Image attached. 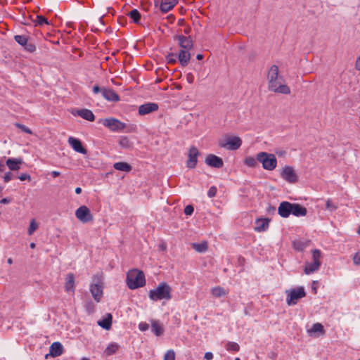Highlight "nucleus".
<instances>
[{
	"mask_svg": "<svg viewBox=\"0 0 360 360\" xmlns=\"http://www.w3.org/2000/svg\"><path fill=\"white\" fill-rule=\"evenodd\" d=\"M158 110V105L155 103H146L139 108V114L146 115Z\"/></svg>",
	"mask_w": 360,
	"mask_h": 360,
	"instance_id": "12",
	"label": "nucleus"
},
{
	"mask_svg": "<svg viewBox=\"0 0 360 360\" xmlns=\"http://www.w3.org/2000/svg\"><path fill=\"white\" fill-rule=\"evenodd\" d=\"M190 50L181 49L179 54L177 55V58L181 66H186L191 59V53L189 52Z\"/></svg>",
	"mask_w": 360,
	"mask_h": 360,
	"instance_id": "21",
	"label": "nucleus"
},
{
	"mask_svg": "<svg viewBox=\"0 0 360 360\" xmlns=\"http://www.w3.org/2000/svg\"><path fill=\"white\" fill-rule=\"evenodd\" d=\"M287 295L286 302L288 306L295 305L297 300L306 295L304 288L302 286L285 290Z\"/></svg>",
	"mask_w": 360,
	"mask_h": 360,
	"instance_id": "5",
	"label": "nucleus"
},
{
	"mask_svg": "<svg viewBox=\"0 0 360 360\" xmlns=\"http://www.w3.org/2000/svg\"><path fill=\"white\" fill-rule=\"evenodd\" d=\"M292 203L288 201L281 202L278 208V214L283 218L288 217L292 212Z\"/></svg>",
	"mask_w": 360,
	"mask_h": 360,
	"instance_id": "13",
	"label": "nucleus"
},
{
	"mask_svg": "<svg viewBox=\"0 0 360 360\" xmlns=\"http://www.w3.org/2000/svg\"><path fill=\"white\" fill-rule=\"evenodd\" d=\"M281 176L289 183H295L298 179L294 169L290 166H285L283 169Z\"/></svg>",
	"mask_w": 360,
	"mask_h": 360,
	"instance_id": "10",
	"label": "nucleus"
},
{
	"mask_svg": "<svg viewBox=\"0 0 360 360\" xmlns=\"http://www.w3.org/2000/svg\"><path fill=\"white\" fill-rule=\"evenodd\" d=\"M269 221L270 219L268 218L264 219H257L255 221V226L254 228V230L256 232H263L268 229L269 226Z\"/></svg>",
	"mask_w": 360,
	"mask_h": 360,
	"instance_id": "18",
	"label": "nucleus"
},
{
	"mask_svg": "<svg viewBox=\"0 0 360 360\" xmlns=\"http://www.w3.org/2000/svg\"><path fill=\"white\" fill-rule=\"evenodd\" d=\"M75 288V276L73 274L70 273L67 275L65 278V289L68 292L73 291Z\"/></svg>",
	"mask_w": 360,
	"mask_h": 360,
	"instance_id": "25",
	"label": "nucleus"
},
{
	"mask_svg": "<svg viewBox=\"0 0 360 360\" xmlns=\"http://www.w3.org/2000/svg\"><path fill=\"white\" fill-rule=\"evenodd\" d=\"M118 349L119 345L117 343H111L106 347L105 353L107 356H111L116 353Z\"/></svg>",
	"mask_w": 360,
	"mask_h": 360,
	"instance_id": "30",
	"label": "nucleus"
},
{
	"mask_svg": "<svg viewBox=\"0 0 360 360\" xmlns=\"http://www.w3.org/2000/svg\"><path fill=\"white\" fill-rule=\"evenodd\" d=\"M326 208L328 210L333 212L338 208V206L335 204H334L330 200H328L326 203Z\"/></svg>",
	"mask_w": 360,
	"mask_h": 360,
	"instance_id": "42",
	"label": "nucleus"
},
{
	"mask_svg": "<svg viewBox=\"0 0 360 360\" xmlns=\"http://www.w3.org/2000/svg\"><path fill=\"white\" fill-rule=\"evenodd\" d=\"M30 248H35V244H34V243H32L30 244Z\"/></svg>",
	"mask_w": 360,
	"mask_h": 360,
	"instance_id": "63",
	"label": "nucleus"
},
{
	"mask_svg": "<svg viewBox=\"0 0 360 360\" xmlns=\"http://www.w3.org/2000/svg\"><path fill=\"white\" fill-rule=\"evenodd\" d=\"M119 143L123 148H129L131 147V143L127 136H122L120 139Z\"/></svg>",
	"mask_w": 360,
	"mask_h": 360,
	"instance_id": "37",
	"label": "nucleus"
},
{
	"mask_svg": "<svg viewBox=\"0 0 360 360\" xmlns=\"http://www.w3.org/2000/svg\"><path fill=\"white\" fill-rule=\"evenodd\" d=\"M38 228L37 224L35 222L34 219H32L30 221V226L28 228V234L32 235Z\"/></svg>",
	"mask_w": 360,
	"mask_h": 360,
	"instance_id": "41",
	"label": "nucleus"
},
{
	"mask_svg": "<svg viewBox=\"0 0 360 360\" xmlns=\"http://www.w3.org/2000/svg\"><path fill=\"white\" fill-rule=\"evenodd\" d=\"M101 123L112 131H121L126 127V124L112 117L102 120Z\"/></svg>",
	"mask_w": 360,
	"mask_h": 360,
	"instance_id": "7",
	"label": "nucleus"
},
{
	"mask_svg": "<svg viewBox=\"0 0 360 360\" xmlns=\"http://www.w3.org/2000/svg\"><path fill=\"white\" fill-rule=\"evenodd\" d=\"M177 55L174 53H169L166 56V60L168 63L174 64L176 62Z\"/></svg>",
	"mask_w": 360,
	"mask_h": 360,
	"instance_id": "40",
	"label": "nucleus"
},
{
	"mask_svg": "<svg viewBox=\"0 0 360 360\" xmlns=\"http://www.w3.org/2000/svg\"><path fill=\"white\" fill-rule=\"evenodd\" d=\"M63 353V347L59 342L52 343L49 347V354L53 357L60 356Z\"/></svg>",
	"mask_w": 360,
	"mask_h": 360,
	"instance_id": "19",
	"label": "nucleus"
},
{
	"mask_svg": "<svg viewBox=\"0 0 360 360\" xmlns=\"http://www.w3.org/2000/svg\"><path fill=\"white\" fill-rule=\"evenodd\" d=\"M321 251L319 250H314L312 251V262H307L304 269V272L306 274H310L316 271L321 266Z\"/></svg>",
	"mask_w": 360,
	"mask_h": 360,
	"instance_id": "6",
	"label": "nucleus"
},
{
	"mask_svg": "<svg viewBox=\"0 0 360 360\" xmlns=\"http://www.w3.org/2000/svg\"><path fill=\"white\" fill-rule=\"evenodd\" d=\"M217 188L215 186H211L209 190H208V192H207V195L209 198H213L217 194Z\"/></svg>",
	"mask_w": 360,
	"mask_h": 360,
	"instance_id": "46",
	"label": "nucleus"
},
{
	"mask_svg": "<svg viewBox=\"0 0 360 360\" xmlns=\"http://www.w3.org/2000/svg\"><path fill=\"white\" fill-rule=\"evenodd\" d=\"M18 179L20 181H25L27 179L30 180V176L29 174H27V173H22L18 176Z\"/></svg>",
	"mask_w": 360,
	"mask_h": 360,
	"instance_id": "51",
	"label": "nucleus"
},
{
	"mask_svg": "<svg viewBox=\"0 0 360 360\" xmlns=\"http://www.w3.org/2000/svg\"><path fill=\"white\" fill-rule=\"evenodd\" d=\"M75 193L77 194H80L82 193V188L80 187H77L75 188Z\"/></svg>",
	"mask_w": 360,
	"mask_h": 360,
	"instance_id": "60",
	"label": "nucleus"
},
{
	"mask_svg": "<svg viewBox=\"0 0 360 360\" xmlns=\"http://www.w3.org/2000/svg\"><path fill=\"white\" fill-rule=\"evenodd\" d=\"M68 143L76 152L84 155L87 153V150L82 146V142L79 139L74 137H69Z\"/></svg>",
	"mask_w": 360,
	"mask_h": 360,
	"instance_id": "17",
	"label": "nucleus"
},
{
	"mask_svg": "<svg viewBox=\"0 0 360 360\" xmlns=\"http://www.w3.org/2000/svg\"><path fill=\"white\" fill-rule=\"evenodd\" d=\"M112 319L111 314H107L105 318L98 321V325L105 330H109L112 325Z\"/></svg>",
	"mask_w": 360,
	"mask_h": 360,
	"instance_id": "26",
	"label": "nucleus"
},
{
	"mask_svg": "<svg viewBox=\"0 0 360 360\" xmlns=\"http://www.w3.org/2000/svg\"><path fill=\"white\" fill-rule=\"evenodd\" d=\"M139 328L141 331H146L149 328V325L146 322H141L139 324Z\"/></svg>",
	"mask_w": 360,
	"mask_h": 360,
	"instance_id": "48",
	"label": "nucleus"
},
{
	"mask_svg": "<svg viewBox=\"0 0 360 360\" xmlns=\"http://www.w3.org/2000/svg\"><path fill=\"white\" fill-rule=\"evenodd\" d=\"M89 290L94 300L97 302H100L103 294V286L99 283L91 284Z\"/></svg>",
	"mask_w": 360,
	"mask_h": 360,
	"instance_id": "16",
	"label": "nucleus"
},
{
	"mask_svg": "<svg viewBox=\"0 0 360 360\" xmlns=\"http://www.w3.org/2000/svg\"><path fill=\"white\" fill-rule=\"evenodd\" d=\"M268 88L270 91L281 93L283 94H289L290 93V88L285 84H281L283 80L281 77H278V67L276 65L271 66L268 75Z\"/></svg>",
	"mask_w": 360,
	"mask_h": 360,
	"instance_id": "1",
	"label": "nucleus"
},
{
	"mask_svg": "<svg viewBox=\"0 0 360 360\" xmlns=\"http://www.w3.org/2000/svg\"><path fill=\"white\" fill-rule=\"evenodd\" d=\"M23 46L25 49L30 53H33L36 51V46L32 43L27 42L26 44H25Z\"/></svg>",
	"mask_w": 360,
	"mask_h": 360,
	"instance_id": "45",
	"label": "nucleus"
},
{
	"mask_svg": "<svg viewBox=\"0 0 360 360\" xmlns=\"http://www.w3.org/2000/svg\"><path fill=\"white\" fill-rule=\"evenodd\" d=\"M7 262L9 264H13V259L11 258H8V260H7Z\"/></svg>",
	"mask_w": 360,
	"mask_h": 360,
	"instance_id": "62",
	"label": "nucleus"
},
{
	"mask_svg": "<svg viewBox=\"0 0 360 360\" xmlns=\"http://www.w3.org/2000/svg\"><path fill=\"white\" fill-rule=\"evenodd\" d=\"M226 349L229 352H238L240 349V346L235 342H228L226 345Z\"/></svg>",
	"mask_w": 360,
	"mask_h": 360,
	"instance_id": "36",
	"label": "nucleus"
},
{
	"mask_svg": "<svg viewBox=\"0 0 360 360\" xmlns=\"http://www.w3.org/2000/svg\"><path fill=\"white\" fill-rule=\"evenodd\" d=\"M242 144L241 139L238 136H229L225 140L219 142V146L229 150L238 149Z\"/></svg>",
	"mask_w": 360,
	"mask_h": 360,
	"instance_id": "8",
	"label": "nucleus"
},
{
	"mask_svg": "<svg viewBox=\"0 0 360 360\" xmlns=\"http://www.w3.org/2000/svg\"><path fill=\"white\" fill-rule=\"evenodd\" d=\"M202 58H203V56L202 54H198L196 56V58L198 60H201V59H202Z\"/></svg>",
	"mask_w": 360,
	"mask_h": 360,
	"instance_id": "61",
	"label": "nucleus"
},
{
	"mask_svg": "<svg viewBox=\"0 0 360 360\" xmlns=\"http://www.w3.org/2000/svg\"><path fill=\"white\" fill-rule=\"evenodd\" d=\"M175 5L172 4L171 3L166 2L162 1L160 8L162 13H165L172 9L174 7Z\"/></svg>",
	"mask_w": 360,
	"mask_h": 360,
	"instance_id": "35",
	"label": "nucleus"
},
{
	"mask_svg": "<svg viewBox=\"0 0 360 360\" xmlns=\"http://www.w3.org/2000/svg\"><path fill=\"white\" fill-rule=\"evenodd\" d=\"M5 169V165L3 162V161L0 160V172H3Z\"/></svg>",
	"mask_w": 360,
	"mask_h": 360,
	"instance_id": "59",
	"label": "nucleus"
},
{
	"mask_svg": "<svg viewBox=\"0 0 360 360\" xmlns=\"http://www.w3.org/2000/svg\"><path fill=\"white\" fill-rule=\"evenodd\" d=\"M127 285L131 290L143 287L146 284L145 276L143 271L132 269L127 274Z\"/></svg>",
	"mask_w": 360,
	"mask_h": 360,
	"instance_id": "2",
	"label": "nucleus"
},
{
	"mask_svg": "<svg viewBox=\"0 0 360 360\" xmlns=\"http://www.w3.org/2000/svg\"><path fill=\"white\" fill-rule=\"evenodd\" d=\"M15 126L18 129H21L23 132H25L26 134H32V131H31V129H29L27 127H26L24 124H21L20 123H15Z\"/></svg>",
	"mask_w": 360,
	"mask_h": 360,
	"instance_id": "44",
	"label": "nucleus"
},
{
	"mask_svg": "<svg viewBox=\"0 0 360 360\" xmlns=\"http://www.w3.org/2000/svg\"><path fill=\"white\" fill-rule=\"evenodd\" d=\"M266 211L268 212H274L276 211V208L274 207H273V206L269 205L267 207Z\"/></svg>",
	"mask_w": 360,
	"mask_h": 360,
	"instance_id": "56",
	"label": "nucleus"
},
{
	"mask_svg": "<svg viewBox=\"0 0 360 360\" xmlns=\"http://www.w3.org/2000/svg\"><path fill=\"white\" fill-rule=\"evenodd\" d=\"M102 96L108 101L116 102L120 101L119 95L110 89L103 87Z\"/></svg>",
	"mask_w": 360,
	"mask_h": 360,
	"instance_id": "20",
	"label": "nucleus"
},
{
	"mask_svg": "<svg viewBox=\"0 0 360 360\" xmlns=\"http://www.w3.org/2000/svg\"><path fill=\"white\" fill-rule=\"evenodd\" d=\"M12 177H13V175L11 174V172H7L4 176V180L5 182H8L10 180L12 179Z\"/></svg>",
	"mask_w": 360,
	"mask_h": 360,
	"instance_id": "52",
	"label": "nucleus"
},
{
	"mask_svg": "<svg viewBox=\"0 0 360 360\" xmlns=\"http://www.w3.org/2000/svg\"><path fill=\"white\" fill-rule=\"evenodd\" d=\"M33 22L35 24V25H39L42 26L44 24L49 25V22L45 17L42 15H36V18L34 20H32Z\"/></svg>",
	"mask_w": 360,
	"mask_h": 360,
	"instance_id": "34",
	"label": "nucleus"
},
{
	"mask_svg": "<svg viewBox=\"0 0 360 360\" xmlns=\"http://www.w3.org/2000/svg\"><path fill=\"white\" fill-rule=\"evenodd\" d=\"M308 333L310 335L312 333H324L323 326L320 323H314V324H313L312 327L309 330H308Z\"/></svg>",
	"mask_w": 360,
	"mask_h": 360,
	"instance_id": "31",
	"label": "nucleus"
},
{
	"mask_svg": "<svg viewBox=\"0 0 360 360\" xmlns=\"http://www.w3.org/2000/svg\"><path fill=\"white\" fill-rule=\"evenodd\" d=\"M186 80L189 84H192L194 81V77L191 73H188L186 75Z\"/></svg>",
	"mask_w": 360,
	"mask_h": 360,
	"instance_id": "53",
	"label": "nucleus"
},
{
	"mask_svg": "<svg viewBox=\"0 0 360 360\" xmlns=\"http://www.w3.org/2000/svg\"><path fill=\"white\" fill-rule=\"evenodd\" d=\"M73 115H78L83 119L90 122H93L95 120V116L93 112L86 108L77 110L75 113H73Z\"/></svg>",
	"mask_w": 360,
	"mask_h": 360,
	"instance_id": "22",
	"label": "nucleus"
},
{
	"mask_svg": "<svg viewBox=\"0 0 360 360\" xmlns=\"http://www.w3.org/2000/svg\"><path fill=\"white\" fill-rule=\"evenodd\" d=\"M103 87L101 88L98 85H95L92 88V91H93L94 94H97L98 93H101L103 94Z\"/></svg>",
	"mask_w": 360,
	"mask_h": 360,
	"instance_id": "50",
	"label": "nucleus"
},
{
	"mask_svg": "<svg viewBox=\"0 0 360 360\" xmlns=\"http://www.w3.org/2000/svg\"><path fill=\"white\" fill-rule=\"evenodd\" d=\"M257 160L262 164L264 169L271 171L276 167L277 160L274 154L260 152L257 155Z\"/></svg>",
	"mask_w": 360,
	"mask_h": 360,
	"instance_id": "4",
	"label": "nucleus"
},
{
	"mask_svg": "<svg viewBox=\"0 0 360 360\" xmlns=\"http://www.w3.org/2000/svg\"><path fill=\"white\" fill-rule=\"evenodd\" d=\"M193 207L192 205H187L184 208V213L186 215H191L193 212Z\"/></svg>",
	"mask_w": 360,
	"mask_h": 360,
	"instance_id": "47",
	"label": "nucleus"
},
{
	"mask_svg": "<svg viewBox=\"0 0 360 360\" xmlns=\"http://www.w3.org/2000/svg\"><path fill=\"white\" fill-rule=\"evenodd\" d=\"M81 360H90L89 358H86V357H84L82 358Z\"/></svg>",
	"mask_w": 360,
	"mask_h": 360,
	"instance_id": "64",
	"label": "nucleus"
},
{
	"mask_svg": "<svg viewBox=\"0 0 360 360\" xmlns=\"http://www.w3.org/2000/svg\"><path fill=\"white\" fill-rule=\"evenodd\" d=\"M152 331L156 336H160L163 333L162 327L156 321H153L151 324Z\"/></svg>",
	"mask_w": 360,
	"mask_h": 360,
	"instance_id": "29",
	"label": "nucleus"
},
{
	"mask_svg": "<svg viewBox=\"0 0 360 360\" xmlns=\"http://www.w3.org/2000/svg\"><path fill=\"white\" fill-rule=\"evenodd\" d=\"M128 15L134 23L138 24L139 22L141 19V14L137 9H133L129 13Z\"/></svg>",
	"mask_w": 360,
	"mask_h": 360,
	"instance_id": "32",
	"label": "nucleus"
},
{
	"mask_svg": "<svg viewBox=\"0 0 360 360\" xmlns=\"http://www.w3.org/2000/svg\"><path fill=\"white\" fill-rule=\"evenodd\" d=\"M353 261L356 265H360V250L354 255Z\"/></svg>",
	"mask_w": 360,
	"mask_h": 360,
	"instance_id": "49",
	"label": "nucleus"
},
{
	"mask_svg": "<svg viewBox=\"0 0 360 360\" xmlns=\"http://www.w3.org/2000/svg\"><path fill=\"white\" fill-rule=\"evenodd\" d=\"M198 155L199 151L198 148L195 146H191L188 150V159L186 164L187 167L191 169L195 167L198 162Z\"/></svg>",
	"mask_w": 360,
	"mask_h": 360,
	"instance_id": "11",
	"label": "nucleus"
},
{
	"mask_svg": "<svg viewBox=\"0 0 360 360\" xmlns=\"http://www.w3.org/2000/svg\"><path fill=\"white\" fill-rule=\"evenodd\" d=\"M228 292L222 287L217 286L212 289V294L216 297L225 296Z\"/></svg>",
	"mask_w": 360,
	"mask_h": 360,
	"instance_id": "28",
	"label": "nucleus"
},
{
	"mask_svg": "<svg viewBox=\"0 0 360 360\" xmlns=\"http://www.w3.org/2000/svg\"><path fill=\"white\" fill-rule=\"evenodd\" d=\"M14 39L18 44L22 46L27 42V37L23 35H15Z\"/></svg>",
	"mask_w": 360,
	"mask_h": 360,
	"instance_id": "39",
	"label": "nucleus"
},
{
	"mask_svg": "<svg viewBox=\"0 0 360 360\" xmlns=\"http://www.w3.org/2000/svg\"><path fill=\"white\" fill-rule=\"evenodd\" d=\"M113 167L119 171L129 172L131 170V166L125 162H118L113 165Z\"/></svg>",
	"mask_w": 360,
	"mask_h": 360,
	"instance_id": "27",
	"label": "nucleus"
},
{
	"mask_svg": "<svg viewBox=\"0 0 360 360\" xmlns=\"http://www.w3.org/2000/svg\"><path fill=\"white\" fill-rule=\"evenodd\" d=\"M22 163V160L20 158L16 159V158H8L6 164L8 166V167L11 170H18L20 169V165Z\"/></svg>",
	"mask_w": 360,
	"mask_h": 360,
	"instance_id": "24",
	"label": "nucleus"
},
{
	"mask_svg": "<svg viewBox=\"0 0 360 360\" xmlns=\"http://www.w3.org/2000/svg\"><path fill=\"white\" fill-rule=\"evenodd\" d=\"M175 39L178 40L179 45L182 49L191 50L193 47V41L190 39V37H185L184 35H176Z\"/></svg>",
	"mask_w": 360,
	"mask_h": 360,
	"instance_id": "14",
	"label": "nucleus"
},
{
	"mask_svg": "<svg viewBox=\"0 0 360 360\" xmlns=\"http://www.w3.org/2000/svg\"><path fill=\"white\" fill-rule=\"evenodd\" d=\"M204 358L206 360H212L213 359V354L210 352H207L205 354Z\"/></svg>",
	"mask_w": 360,
	"mask_h": 360,
	"instance_id": "54",
	"label": "nucleus"
},
{
	"mask_svg": "<svg viewBox=\"0 0 360 360\" xmlns=\"http://www.w3.org/2000/svg\"><path fill=\"white\" fill-rule=\"evenodd\" d=\"M292 214L295 217H304L307 214V209L302 206L300 204L292 203Z\"/></svg>",
	"mask_w": 360,
	"mask_h": 360,
	"instance_id": "23",
	"label": "nucleus"
},
{
	"mask_svg": "<svg viewBox=\"0 0 360 360\" xmlns=\"http://www.w3.org/2000/svg\"><path fill=\"white\" fill-rule=\"evenodd\" d=\"M51 174L52 176L54 178L58 176L60 174V173L58 171H53V172H51Z\"/></svg>",
	"mask_w": 360,
	"mask_h": 360,
	"instance_id": "57",
	"label": "nucleus"
},
{
	"mask_svg": "<svg viewBox=\"0 0 360 360\" xmlns=\"http://www.w3.org/2000/svg\"><path fill=\"white\" fill-rule=\"evenodd\" d=\"M205 162L210 167L214 168H221L224 165L223 160L221 158L215 155H208L205 159Z\"/></svg>",
	"mask_w": 360,
	"mask_h": 360,
	"instance_id": "15",
	"label": "nucleus"
},
{
	"mask_svg": "<svg viewBox=\"0 0 360 360\" xmlns=\"http://www.w3.org/2000/svg\"><path fill=\"white\" fill-rule=\"evenodd\" d=\"M258 160H257V158H255L252 156H248L245 160V163L250 167H255L257 165Z\"/></svg>",
	"mask_w": 360,
	"mask_h": 360,
	"instance_id": "38",
	"label": "nucleus"
},
{
	"mask_svg": "<svg viewBox=\"0 0 360 360\" xmlns=\"http://www.w3.org/2000/svg\"><path fill=\"white\" fill-rule=\"evenodd\" d=\"M192 246L194 250L198 252H204L207 250V244L206 242L201 243H193Z\"/></svg>",
	"mask_w": 360,
	"mask_h": 360,
	"instance_id": "33",
	"label": "nucleus"
},
{
	"mask_svg": "<svg viewBox=\"0 0 360 360\" xmlns=\"http://www.w3.org/2000/svg\"><path fill=\"white\" fill-rule=\"evenodd\" d=\"M11 202V200L9 198H2L0 201V203L1 204H8Z\"/></svg>",
	"mask_w": 360,
	"mask_h": 360,
	"instance_id": "55",
	"label": "nucleus"
},
{
	"mask_svg": "<svg viewBox=\"0 0 360 360\" xmlns=\"http://www.w3.org/2000/svg\"><path fill=\"white\" fill-rule=\"evenodd\" d=\"M276 154L278 155V156H283L285 155V150H280V151H277L276 152Z\"/></svg>",
	"mask_w": 360,
	"mask_h": 360,
	"instance_id": "58",
	"label": "nucleus"
},
{
	"mask_svg": "<svg viewBox=\"0 0 360 360\" xmlns=\"http://www.w3.org/2000/svg\"><path fill=\"white\" fill-rule=\"evenodd\" d=\"M164 360H175V353L173 350H168L164 356Z\"/></svg>",
	"mask_w": 360,
	"mask_h": 360,
	"instance_id": "43",
	"label": "nucleus"
},
{
	"mask_svg": "<svg viewBox=\"0 0 360 360\" xmlns=\"http://www.w3.org/2000/svg\"><path fill=\"white\" fill-rule=\"evenodd\" d=\"M172 288L165 282L160 283L155 289L149 291V298L153 301L169 300L172 298Z\"/></svg>",
	"mask_w": 360,
	"mask_h": 360,
	"instance_id": "3",
	"label": "nucleus"
},
{
	"mask_svg": "<svg viewBox=\"0 0 360 360\" xmlns=\"http://www.w3.org/2000/svg\"><path fill=\"white\" fill-rule=\"evenodd\" d=\"M75 216L82 223H88L94 219L90 210L85 205L80 206L75 211Z\"/></svg>",
	"mask_w": 360,
	"mask_h": 360,
	"instance_id": "9",
	"label": "nucleus"
}]
</instances>
